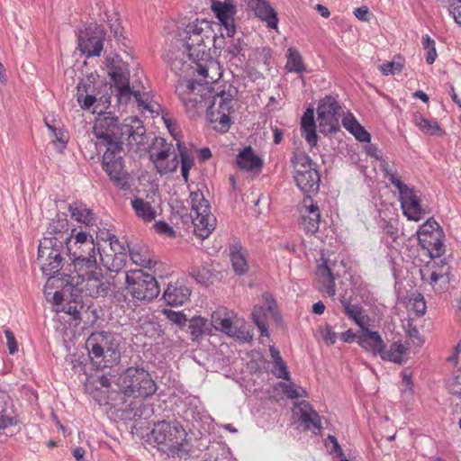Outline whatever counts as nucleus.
Masks as SVG:
<instances>
[{
  "label": "nucleus",
  "mask_w": 461,
  "mask_h": 461,
  "mask_svg": "<svg viewBox=\"0 0 461 461\" xmlns=\"http://www.w3.org/2000/svg\"><path fill=\"white\" fill-rule=\"evenodd\" d=\"M90 358L100 367H109L121 358L120 344L109 331L93 332L86 341Z\"/></svg>",
  "instance_id": "obj_7"
},
{
  "label": "nucleus",
  "mask_w": 461,
  "mask_h": 461,
  "mask_svg": "<svg viewBox=\"0 0 461 461\" xmlns=\"http://www.w3.org/2000/svg\"><path fill=\"white\" fill-rule=\"evenodd\" d=\"M178 151L181 158V173L185 182L188 181L189 170L194 166V159L187 154L185 147L182 143H177Z\"/></svg>",
  "instance_id": "obj_44"
},
{
  "label": "nucleus",
  "mask_w": 461,
  "mask_h": 461,
  "mask_svg": "<svg viewBox=\"0 0 461 461\" xmlns=\"http://www.w3.org/2000/svg\"><path fill=\"white\" fill-rule=\"evenodd\" d=\"M120 388L129 397L147 398L157 391L151 375L142 368L129 367L120 376Z\"/></svg>",
  "instance_id": "obj_12"
},
{
  "label": "nucleus",
  "mask_w": 461,
  "mask_h": 461,
  "mask_svg": "<svg viewBox=\"0 0 461 461\" xmlns=\"http://www.w3.org/2000/svg\"><path fill=\"white\" fill-rule=\"evenodd\" d=\"M342 124L344 128L348 131L355 138L361 142H369L371 135L366 129L360 125L357 120L352 113H347L342 118Z\"/></svg>",
  "instance_id": "obj_33"
},
{
  "label": "nucleus",
  "mask_w": 461,
  "mask_h": 461,
  "mask_svg": "<svg viewBox=\"0 0 461 461\" xmlns=\"http://www.w3.org/2000/svg\"><path fill=\"white\" fill-rule=\"evenodd\" d=\"M13 424V418L6 414V406L4 396H0V429H6Z\"/></svg>",
  "instance_id": "obj_53"
},
{
  "label": "nucleus",
  "mask_w": 461,
  "mask_h": 461,
  "mask_svg": "<svg viewBox=\"0 0 461 461\" xmlns=\"http://www.w3.org/2000/svg\"><path fill=\"white\" fill-rule=\"evenodd\" d=\"M165 315L167 318L173 323L184 326L187 321L186 316L180 312H174L172 310H165L164 311Z\"/></svg>",
  "instance_id": "obj_56"
},
{
  "label": "nucleus",
  "mask_w": 461,
  "mask_h": 461,
  "mask_svg": "<svg viewBox=\"0 0 461 461\" xmlns=\"http://www.w3.org/2000/svg\"><path fill=\"white\" fill-rule=\"evenodd\" d=\"M151 438L168 456L180 455L186 432L178 422L160 421L151 430Z\"/></svg>",
  "instance_id": "obj_11"
},
{
  "label": "nucleus",
  "mask_w": 461,
  "mask_h": 461,
  "mask_svg": "<svg viewBox=\"0 0 461 461\" xmlns=\"http://www.w3.org/2000/svg\"><path fill=\"white\" fill-rule=\"evenodd\" d=\"M154 228H155L156 231L160 233V234H164V235H167L168 237L175 236V230L172 229L171 226H169V224H167L165 221H158V222H156L155 225H154Z\"/></svg>",
  "instance_id": "obj_62"
},
{
  "label": "nucleus",
  "mask_w": 461,
  "mask_h": 461,
  "mask_svg": "<svg viewBox=\"0 0 461 461\" xmlns=\"http://www.w3.org/2000/svg\"><path fill=\"white\" fill-rule=\"evenodd\" d=\"M405 351L406 348L402 344L395 342L390 346L388 351H385V348L383 349V353L380 354V357L383 360L402 364L403 361V356L405 354Z\"/></svg>",
  "instance_id": "obj_38"
},
{
  "label": "nucleus",
  "mask_w": 461,
  "mask_h": 461,
  "mask_svg": "<svg viewBox=\"0 0 461 461\" xmlns=\"http://www.w3.org/2000/svg\"><path fill=\"white\" fill-rule=\"evenodd\" d=\"M284 393L288 398L298 399L301 397H307V393L304 389L296 386L294 384H280Z\"/></svg>",
  "instance_id": "obj_48"
},
{
  "label": "nucleus",
  "mask_w": 461,
  "mask_h": 461,
  "mask_svg": "<svg viewBox=\"0 0 461 461\" xmlns=\"http://www.w3.org/2000/svg\"><path fill=\"white\" fill-rule=\"evenodd\" d=\"M449 13L456 23L461 25V0H448Z\"/></svg>",
  "instance_id": "obj_57"
},
{
  "label": "nucleus",
  "mask_w": 461,
  "mask_h": 461,
  "mask_svg": "<svg viewBox=\"0 0 461 461\" xmlns=\"http://www.w3.org/2000/svg\"><path fill=\"white\" fill-rule=\"evenodd\" d=\"M77 99L78 103H81L83 95L94 92L92 78L89 77L85 79H81L80 82L77 84Z\"/></svg>",
  "instance_id": "obj_50"
},
{
  "label": "nucleus",
  "mask_w": 461,
  "mask_h": 461,
  "mask_svg": "<svg viewBox=\"0 0 461 461\" xmlns=\"http://www.w3.org/2000/svg\"><path fill=\"white\" fill-rule=\"evenodd\" d=\"M412 122L425 134L435 135L440 132V128L437 122L426 119L420 113L413 115Z\"/></svg>",
  "instance_id": "obj_39"
},
{
  "label": "nucleus",
  "mask_w": 461,
  "mask_h": 461,
  "mask_svg": "<svg viewBox=\"0 0 461 461\" xmlns=\"http://www.w3.org/2000/svg\"><path fill=\"white\" fill-rule=\"evenodd\" d=\"M291 163L294 168V179L297 187L306 194H317L321 177L316 164L304 152H294Z\"/></svg>",
  "instance_id": "obj_9"
},
{
  "label": "nucleus",
  "mask_w": 461,
  "mask_h": 461,
  "mask_svg": "<svg viewBox=\"0 0 461 461\" xmlns=\"http://www.w3.org/2000/svg\"><path fill=\"white\" fill-rule=\"evenodd\" d=\"M191 275L200 284H205L211 276L210 271L205 267L197 271L193 270Z\"/></svg>",
  "instance_id": "obj_61"
},
{
  "label": "nucleus",
  "mask_w": 461,
  "mask_h": 461,
  "mask_svg": "<svg viewBox=\"0 0 461 461\" xmlns=\"http://www.w3.org/2000/svg\"><path fill=\"white\" fill-rule=\"evenodd\" d=\"M109 27L111 32L117 41H122L125 40L124 37V28L122 26L121 21L117 17H113L109 19Z\"/></svg>",
  "instance_id": "obj_52"
},
{
  "label": "nucleus",
  "mask_w": 461,
  "mask_h": 461,
  "mask_svg": "<svg viewBox=\"0 0 461 461\" xmlns=\"http://www.w3.org/2000/svg\"><path fill=\"white\" fill-rule=\"evenodd\" d=\"M383 230L393 241L398 239V228L392 221H384Z\"/></svg>",
  "instance_id": "obj_63"
},
{
  "label": "nucleus",
  "mask_w": 461,
  "mask_h": 461,
  "mask_svg": "<svg viewBox=\"0 0 461 461\" xmlns=\"http://www.w3.org/2000/svg\"><path fill=\"white\" fill-rule=\"evenodd\" d=\"M422 45H423V48L428 50L427 57H426V62L429 65L434 63V61L437 58V51L435 49V41L429 35H425L422 38Z\"/></svg>",
  "instance_id": "obj_49"
},
{
  "label": "nucleus",
  "mask_w": 461,
  "mask_h": 461,
  "mask_svg": "<svg viewBox=\"0 0 461 461\" xmlns=\"http://www.w3.org/2000/svg\"><path fill=\"white\" fill-rule=\"evenodd\" d=\"M285 68L289 71H294L297 73H301L305 70L303 58L300 53L293 49L288 50L287 62Z\"/></svg>",
  "instance_id": "obj_43"
},
{
  "label": "nucleus",
  "mask_w": 461,
  "mask_h": 461,
  "mask_svg": "<svg viewBox=\"0 0 461 461\" xmlns=\"http://www.w3.org/2000/svg\"><path fill=\"white\" fill-rule=\"evenodd\" d=\"M107 73L112 81L111 89L115 93L117 102L127 104L134 97L138 106L148 111H152L151 100L149 93L140 81L130 84V70L127 62H124L119 55L107 56L105 58Z\"/></svg>",
  "instance_id": "obj_4"
},
{
  "label": "nucleus",
  "mask_w": 461,
  "mask_h": 461,
  "mask_svg": "<svg viewBox=\"0 0 461 461\" xmlns=\"http://www.w3.org/2000/svg\"><path fill=\"white\" fill-rule=\"evenodd\" d=\"M450 267L444 259L432 260L420 269L421 280L435 291H442L449 283Z\"/></svg>",
  "instance_id": "obj_18"
},
{
  "label": "nucleus",
  "mask_w": 461,
  "mask_h": 461,
  "mask_svg": "<svg viewBox=\"0 0 461 461\" xmlns=\"http://www.w3.org/2000/svg\"><path fill=\"white\" fill-rule=\"evenodd\" d=\"M127 250L130 253L131 259L135 265L148 268H151L156 265V261L150 258L146 249L139 247L130 249L128 247Z\"/></svg>",
  "instance_id": "obj_36"
},
{
  "label": "nucleus",
  "mask_w": 461,
  "mask_h": 461,
  "mask_svg": "<svg viewBox=\"0 0 461 461\" xmlns=\"http://www.w3.org/2000/svg\"><path fill=\"white\" fill-rule=\"evenodd\" d=\"M434 231H437L438 234H440L442 233V229L435 220L429 219L420 227L418 231L419 238H421L420 236H426L429 239H432Z\"/></svg>",
  "instance_id": "obj_46"
},
{
  "label": "nucleus",
  "mask_w": 461,
  "mask_h": 461,
  "mask_svg": "<svg viewBox=\"0 0 461 461\" xmlns=\"http://www.w3.org/2000/svg\"><path fill=\"white\" fill-rule=\"evenodd\" d=\"M301 131L305 140L312 146H315L318 141L316 133V124L314 120L313 109L308 108L301 120Z\"/></svg>",
  "instance_id": "obj_31"
},
{
  "label": "nucleus",
  "mask_w": 461,
  "mask_h": 461,
  "mask_svg": "<svg viewBox=\"0 0 461 461\" xmlns=\"http://www.w3.org/2000/svg\"><path fill=\"white\" fill-rule=\"evenodd\" d=\"M68 212L72 219L86 226H92L95 222V217L92 210L86 208L82 203L75 202L68 206Z\"/></svg>",
  "instance_id": "obj_32"
},
{
  "label": "nucleus",
  "mask_w": 461,
  "mask_h": 461,
  "mask_svg": "<svg viewBox=\"0 0 461 461\" xmlns=\"http://www.w3.org/2000/svg\"><path fill=\"white\" fill-rule=\"evenodd\" d=\"M342 107L333 95H325L317 107V121L320 132L330 134L339 130V118Z\"/></svg>",
  "instance_id": "obj_15"
},
{
  "label": "nucleus",
  "mask_w": 461,
  "mask_h": 461,
  "mask_svg": "<svg viewBox=\"0 0 461 461\" xmlns=\"http://www.w3.org/2000/svg\"><path fill=\"white\" fill-rule=\"evenodd\" d=\"M212 10L224 26L228 37L232 38L236 33L234 24V16L236 14V6L232 0H213L212 3Z\"/></svg>",
  "instance_id": "obj_21"
},
{
  "label": "nucleus",
  "mask_w": 461,
  "mask_h": 461,
  "mask_svg": "<svg viewBox=\"0 0 461 461\" xmlns=\"http://www.w3.org/2000/svg\"><path fill=\"white\" fill-rule=\"evenodd\" d=\"M447 388L451 394L461 396V370L448 381Z\"/></svg>",
  "instance_id": "obj_54"
},
{
  "label": "nucleus",
  "mask_w": 461,
  "mask_h": 461,
  "mask_svg": "<svg viewBox=\"0 0 461 461\" xmlns=\"http://www.w3.org/2000/svg\"><path fill=\"white\" fill-rule=\"evenodd\" d=\"M65 255L67 256L66 246L56 243L50 239H42L40 240L38 247V263L41 267L42 274L49 276L48 282L57 275L69 276L65 266Z\"/></svg>",
  "instance_id": "obj_8"
},
{
  "label": "nucleus",
  "mask_w": 461,
  "mask_h": 461,
  "mask_svg": "<svg viewBox=\"0 0 461 461\" xmlns=\"http://www.w3.org/2000/svg\"><path fill=\"white\" fill-rule=\"evenodd\" d=\"M420 241L428 242L432 245L430 255L432 258H439L445 252L444 243L437 237H432V239L427 240L419 238Z\"/></svg>",
  "instance_id": "obj_51"
},
{
  "label": "nucleus",
  "mask_w": 461,
  "mask_h": 461,
  "mask_svg": "<svg viewBox=\"0 0 461 461\" xmlns=\"http://www.w3.org/2000/svg\"><path fill=\"white\" fill-rule=\"evenodd\" d=\"M97 247L98 244L95 242L92 235L86 231L76 230L66 244L67 256L71 262L66 267L68 273L64 272V274L69 275L73 274V271L92 269L97 263Z\"/></svg>",
  "instance_id": "obj_5"
},
{
  "label": "nucleus",
  "mask_w": 461,
  "mask_h": 461,
  "mask_svg": "<svg viewBox=\"0 0 461 461\" xmlns=\"http://www.w3.org/2000/svg\"><path fill=\"white\" fill-rule=\"evenodd\" d=\"M213 25L205 20H196L185 26L178 38L165 50L163 59L175 73L181 72L187 60L192 62L209 58Z\"/></svg>",
  "instance_id": "obj_2"
},
{
  "label": "nucleus",
  "mask_w": 461,
  "mask_h": 461,
  "mask_svg": "<svg viewBox=\"0 0 461 461\" xmlns=\"http://www.w3.org/2000/svg\"><path fill=\"white\" fill-rule=\"evenodd\" d=\"M304 230L308 233H315L319 230L321 212H311L305 214V210H300Z\"/></svg>",
  "instance_id": "obj_40"
},
{
  "label": "nucleus",
  "mask_w": 461,
  "mask_h": 461,
  "mask_svg": "<svg viewBox=\"0 0 461 461\" xmlns=\"http://www.w3.org/2000/svg\"><path fill=\"white\" fill-rule=\"evenodd\" d=\"M294 414L299 417V420L303 424H305L307 429H309L311 425L317 429L321 428V420L320 415L315 410H313L308 402L302 401L296 403Z\"/></svg>",
  "instance_id": "obj_27"
},
{
  "label": "nucleus",
  "mask_w": 461,
  "mask_h": 461,
  "mask_svg": "<svg viewBox=\"0 0 461 461\" xmlns=\"http://www.w3.org/2000/svg\"><path fill=\"white\" fill-rule=\"evenodd\" d=\"M78 48L86 57H98L104 48L103 38L86 32L78 39Z\"/></svg>",
  "instance_id": "obj_28"
},
{
  "label": "nucleus",
  "mask_w": 461,
  "mask_h": 461,
  "mask_svg": "<svg viewBox=\"0 0 461 461\" xmlns=\"http://www.w3.org/2000/svg\"><path fill=\"white\" fill-rule=\"evenodd\" d=\"M93 130L97 140L95 143V148L105 149L102 160L104 171L117 187L127 189L129 187L128 174L124 169L121 155L122 141H119L118 119L113 116L100 118L95 123Z\"/></svg>",
  "instance_id": "obj_3"
},
{
  "label": "nucleus",
  "mask_w": 461,
  "mask_h": 461,
  "mask_svg": "<svg viewBox=\"0 0 461 461\" xmlns=\"http://www.w3.org/2000/svg\"><path fill=\"white\" fill-rule=\"evenodd\" d=\"M230 258L232 268L237 275H244L248 271L249 266L244 251L239 249L237 247H232L230 249Z\"/></svg>",
  "instance_id": "obj_37"
},
{
  "label": "nucleus",
  "mask_w": 461,
  "mask_h": 461,
  "mask_svg": "<svg viewBox=\"0 0 461 461\" xmlns=\"http://www.w3.org/2000/svg\"><path fill=\"white\" fill-rule=\"evenodd\" d=\"M357 343L366 351L371 352L374 356H380L385 344L377 331H372L368 328L364 327L357 335Z\"/></svg>",
  "instance_id": "obj_24"
},
{
  "label": "nucleus",
  "mask_w": 461,
  "mask_h": 461,
  "mask_svg": "<svg viewBox=\"0 0 461 461\" xmlns=\"http://www.w3.org/2000/svg\"><path fill=\"white\" fill-rule=\"evenodd\" d=\"M272 372L277 378H281L286 381L290 380V374L284 360L274 363Z\"/></svg>",
  "instance_id": "obj_55"
},
{
  "label": "nucleus",
  "mask_w": 461,
  "mask_h": 461,
  "mask_svg": "<svg viewBox=\"0 0 461 461\" xmlns=\"http://www.w3.org/2000/svg\"><path fill=\"white\" fill-rule=\"evenodd\" d=\"M321 337L323 340L330 345H332L337 340V333L332 330L330 325H326L321 330Z\"/></svg>",
  "instance_id": "obj_60"
},
{
  "label": "nucleus",
  "mask_w": 461,
  "mask_h": 461,
  "mask_svg": "<svg viewBox=\"0 0 461 461\" xmlns=\"http://www.w3.org/2000/svg\"><path fill=\"white\" fill-rule=\"evenodd\" d=\"M110 96L102 95L97 97L96 95L90 93L85 94L82 97V102L79 103L82 109H89L95 102L99 101L102 104H110Z\"/></svg>",
  "instance_id": "obj_47"
},
{
  "label": "nucleus",
  "mask_w": 461,
  "mask_h": 461,
  "mask_svg": "<svg viewBox=\"0 0 461 461\" xmlns=\"http://www.w3.org/2000/svg\"><path fill=\"white\" fill-rule=\"evenodd\" d=\"M176 93L190 115L205 110L216 131L225 132L229 130L233 104L231 94L223 90L214 92L210 86L186 79L178 82Z\"/></svg>",
  "instance_id": "obj_1"
},
{
  "label": "nucleus",
  "mask_w": 461,
  "mask_h": 461,
  "mask_svg": "<svg viewBox=\"0 0 461 461\" xmlns=\"http://www.w3.org/2000/svg\"><path fill=\"white\" fill-rule=\"evenodd\" d=\"M339 302L348 318L353 320L356 324L360 327V329H364L366 326L364 321L365 316L363 315L362 308L358 305H352L349 299H348L345 294L340 296Z\"/></svg>",
  "instance_id": "obj_35"
},
{
  "label": "nucleus",
  "mask_w": 461,
  "mask_h": 461,
  "mask_svg": "<svg viewBox=\"0 0 461 461\" xmlns=\"http://www.w3.org/2000/svg\"><path fill=\"white\" fill-rule=\"evenodd\" d=\"M236 163L240 169L248 172H259L263 165L261 158L254 153L250 146L245 147L237 155Z\"/></svg>",
  "instance_id": "obj_29"
},
{
  "label": "nucleus",
  "mask_w": 461,
  "mask_h": 461,
  "mask_svg": "<svg viewBox=\"0 0 461 461\" xmlns=\"http://www.w3.org/2000/svg\"><path fill=\"white\" fill-rule=\"evenodd\" d=\"M191 294L188 287L178 282L169 284L164 292L163 298L167 304L171 306H179L184 304Z\"/></svg>",
  "instance_id": "obj_26"
},
{
  "label": "nucleus",
  "mask_w": 461,
  "mask_h": 461,
  "mask_svg": "<svg viewBox=\"0 0 461 461\" xmlns=\"http://www.w3.org/2000/svg\"><path fill=\"white\" fill-rule=\"evenodd\" d=\"M301 210H305V214L320 212L319 206L313 202L311 194H306V196L303 198Z\"/></svg>",
  "instance_id": "obj_58"
},
{
  "label": "nucleus",
  "mask_w": 461,
  "mask_h": 461,
  "mask_svg": "<svg viewBox=\"0 0 461 461\" xmlns=\"http://www.w3.org/2000/svg\"><path fill=\"white\" fill-rule=\"evenodd\" d=\"M171 148L164 139H157L149 149V158L160 175L173 172L178 167L177 155Z\"/></svg>",
  "instance_id": "obj_17"
},
{
  "label": "nucleus",
  "mask_w": 461,
  "mask_h": 461,
  "mask_svg": "<svg viewBox=\"0 0 461 461\" xmlns=\"http://www.w3.org/2000/svg\"><path fill=\"white\" fill-rule=\"evenodd\" d=\"M5 338L7 340V347H8L9 353L12 355L16 353L18 351V346H17V342L15 340L14 333L9 330H5Z\"/></svg>",
  "instance_id": "obj_64"
},
{
  "label": "nucleus",
  "mask_w": 461,
  "mask_h": 461,
  "mask_svg": "<svg viewBox=\"0 0 461 461\" xmlns=\"http://www.w3.org/2000/svg\"><path fill=\"white\" fill-rule=\"evenodd\" d=\"M75 276H69L67 284L78 287V291L91 297L104 296L112 288V282L102 273L97 263L92 269L73 271Z\"/></svg>",
  "instance_id": "obj_10"
},
{
  "label": "nucleus",
  "mask_w": 461,
  "mask_h": 461,
  "mask_svg": "<svg viewBox=\"0 0 461 461\" xmlns=\"http://www.w3.org/2000/svg\"><path fill=\"white\" fill-rule=\"evenodd\" d=\"M211 325L217 330L244 341L252 338V335L245 330L244 326L239 327L238 322L231 321L230 314L225 309H219L212 312Z\"/></svg>",
  "instance_id": "obj_20"
},
{
  "label": "nucleus",
  "mask_w": 461,
  "mask_h": 461,
  "mask_svg": "<svg viewBox=\"0 0 461 461\" xmlns=\"http://www.w3.org/2000/svg\"><path fill=\"white\" fill-rule=\"evenodd\" d=\"M135 214L138 218L146 222L152 221L157 216L156 210L151 206L150 203L142 198L135 197L131 202Z\"/></svg>",
  "instance_id": "obj_34"
},
{
  "label": "nucleus",
  "mask_w": 461,
  "mask_h": 461,
  "mask_svg": "<svg viewBox=\"0 0 461 461\" xmlns=\"http://www.w3.org/2000/svg\"><path fill=\"white\" fill-rule=\"evenodd\" d=\"M46 125L48 129L52 131V137L54 138L52 142L55 145L56 149L59 152H63L68 141V133L61 130H57L56 128H54L53 126L50 125L47 122Z\"/></svg>",
  "instance_id": "obj_45"
},
{
  "label": "nucleus",
  "mask_w": 461,
  "mask_h": 461,
  "mask_svg": "<svg viewBox=\"0 0 461 461\" xmlns=\"http://www.w3.org/2000/svg\"><path fill=\"white\" fill-rule=\"evenodd\" d=\"M189 330L194 339H198L204 333H209L211 329L207 321L200 316L194 317L189 323Z\"/></svg>",
  "instance_id": "obj_41"
},
{
  "label": "nucleus",
  "mask_w": 461,
  "mask_h": 461,
  "mask_svg": "<svg viewBox=\"0 0 461 461\" xmlns=\"http://www.w3.org/2000/svg\"><path fill=\"white\" fill-rule=\"evenodd\" d=\"M194 63L197 67L198 74L204 78V85L209 86L210 83L216 82L221 77L219 64L210 57L205 58L204 60L194 61Z\"/></svg>",
  "instance_id": "obj_30"
},
{
  "label": "nucleus",
  "mask_w": 461,
  "mask_h": 461,
  "mask_svg": "<svg viewBox=\"0 0 461 461\" xmlns=\"http://www.w3.org/2000/svg\"><path fill=\"white\" fill-rule=\"evenodd\" d=\"M403 67L404 59L402 57L398 56L395 57L392 61H388L386 63L379 65L378 69L383 73V75L388 76L401 73L402 71Z\"/></svg>",
  "instance_id": "obj_42"
},
{
  "label": "nucleus",
  "mask_w": 461,
  "mask_h": 461,
  "mask_svg": "<svg viewBox=\"0 0 461 461\" xmlns=\"http://www.w3.org/2000/svg\"><path fill=\"white\" fill-rule=\"evenodd\" d=\"M242 50V46L240 40H238L236 42L231 40L230 44L227 46L225 52L230 59L238 57Z\"/></svg>",
  "instance_id": "obj_59"
},
{
  "label": "nucleus",
  "mask_w": 461,
  "mask_h": 461,
  "mask_svg": "<svg viewBox=\"0 0 461 461\" xmlns=\"http://www.w3.org/2000/svg\"><path fill=\"white\" fill-rule=\"evenodd\" d=\"M335 274L333 268L328 263L323 261L319 264L316 269V282L318 289L321 293H326L329 296L333 297L336 294Z\"/></svg>",
  "instance_id": "obj_23"
},
{
  "label": "nucleus",
  "mask_w": 461,
  "mask_h": 461,
  "mask_svg": "<svg viewBox=\"0 0 461 461\" xmlns=\"http://www.w3.org/2000/svg\"><path fill=\"white\" fill-rule=\"evenodd\" d=\"M108 246L97 247L96 256L100 262L111 272H119L122 269L127 260V248L113 234H107Z\"/></svg>",
  "instance_id": "obj_16"
},
{
  "label": "nucleus",
  "mask_w": 461,
  "mask_h": 461,
  "mask_svg": "<svg viewBox=\"0 0 461 461\" xmlns=\"http://www.w3.org/2000/svg\"><path fill=\"white\" fill-rule=\"evenodd\" d=\"M119 141L125 139L131 147L136 146L137 149L146 145L148 138L143 122L137 117H128L122 125H119Z\"/></svg>",
  "instance_id": "obj_19"
},
{
  "label": "nucleus",
  "mask_w": 461,
  "mask_h": 461,
  "mask_svg": "<svg viewBox=\"0 0 461 461\" xmlns=\"http://www.w3.org/2000/svg\"><path fill=\"white\" fill-rule=\"evenodd\" d=\"M248 6L257 17L267 23L269 28L276 29L278 17L267 0H248Z\"/></svg>",
  "instance_id": "obj_25"
},
{
  "label": "nucleus",
  "mask_w": 461,
  "mask_h": 461,
  "mask_svg": "<svg viewBox=\"0 0 461 461\" xmlns=\"http://www.w3.org/2000/svg\"><path fill=\"white\" fill-rule=\"evenodd\" d=\"M381 170L397 189L403 215L410 221H420L425 214V210L421 206L420 191L406 185L397 170L390 166L387 161L382 162Z\"/></svg>",
  "instance_id": "obj_6"
},
{
  "label": "nucleus",
  "mask_w": 461,
  "mask_h": 461,
  "mask_svg": "<svg viewBox=\"0 0 461 461\" xmlns=\"http://www.w3.org/2000/svg\"><path fill=\"white\" fill-rule=\"evenodd\" d=\"M191 218L194 234L202 239L210 236L216 226V218L210 212L209 202L202 191L196 190L190 194Z\"/></svg>",
  "instance_id": "obj_13"
},
{
  "label": "nucleus",
  "mask_w": 461,
  "mask_h": 461,
  "mask_svg": "<svg viewBox=\"0 0 461 461\" xmlns=\"http://www.w3.org/2000/svg\"><path fill=\"white\" fill-rule=\"evenodd\" d=\"M126 290L140 301L150 302L160 293L157 279L143 270H132L126 273Z\"/></svg>",
  "instance_id": "obj_14"
},
{
  "label": "nucleus",
  "mask_w": 461,
  "mask_h": 461,
  "mask_svg": "<svg viewBox=\"0 0 461 461\" xmlns=\"http://www.w3.org/2000/svg\"><path fill=\"white\" fill-rule=\"evenodd\" d=\"M76 230V229L69 230L67 218H57L53 219L50 223L43 239H50L58 244L66 246Z\"/></svg>",
  "instance_id": "obj_22"
}]
</instances>
